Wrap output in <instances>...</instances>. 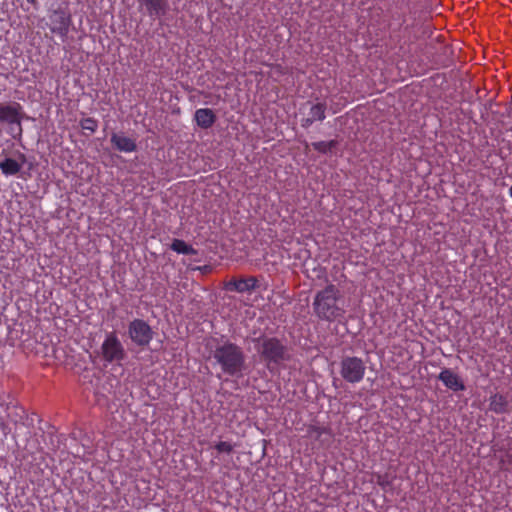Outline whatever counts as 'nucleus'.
<instances>
[{
	"label": "nucleus",
	"mask_w": 512,
	"mask_h": 512,
	"mask_svg": "<svg viewBox=\"0 0 512 512\" xmlns=\"http://www.w3.org/2000/svg\"><path fill=\"white\" fill-rule=\"evenodd\" d=\"M215 341L212 351L215 364L219 365L221 371L228 376H242L246 367V356L242 347L223 337Z\"/></svg>",
	"instance_id": "1"
},
{
	"label": "nucleus",
	"mask_w": 512,
	"mask_h": 512,
	"mask_svg": "<svg viewBox=\"0 0 512 512\" xmlns=\"http://www.w3.org/2000/svg\"><path fill=\"white\" fill-rule=\"evenodd\" d=\"M341 298V292L337 286L328 284L314 296L312 307L315 316L329 323L342 319L346 311Z\"/></svg>",
	"instance_id": "2"
},
{
	"label": "nucleus",
	"mask_w": 512,
	"mask_h": 512,
	"mask_svg": "<svg viewBox=\"0 0 512 512\" xmlns=\"http://www.w3.org/2000/svg\"><path fill=\"white\" fill-rule=\"evenodd\" d=\"M254 342L261 361L270 371L289 359L287 346L277 337L261 336Z\"/></svg>",
	"instance_id": "3"
},
{
	"label": "nucleus",
	"mask_w": 512,
	"mask_h": 512,
	"mask_svg": "<svg viewBox=\"0 0 512 512\" xmlns=\"http://www.w3.org/2000/svg\"><path fill=\"white\" fill-rule=\"evenodd\" d=\"M100 356L106 363H121L126 358L125 348L115 331L105 334L100 346Z\"/></svg>",
	"instance_id": "4"
},
{
	"label": "nucleus",
	"mask_w": 512,
	"mask_h": 512,
	"mask_svg": "<svg viewBox=\"0 0 512 512\" xmlns=\"http://www.w3.org/2000/svg\"><path fill=\"white\" fill-rule=\"evenodd\" d=\"M339 372L346 382L350 384H357L364 379L366 366L360 357L345 356L340 361Z\"/></svg>",
	"instance_id": "5"
},
{
	"label": "nucleus",
	"mask_w": 512,
	"mask_h": 512,
	"mask_svg": "<svg viewBox=\"0 0 512 512\" xmlns=\"http://www.w3.org/2000/svg\"><path fill=\"white\" fill-rule=\"evenodd\" d=\"M22 106L13 102L11 104L0 105V123L9 125V133L17 139L22 136Z\"/></svg>",
	"instance_id": "6"
},
{
	"label": "nucleus",
	"mask_w": 512,
	"mask_h": 512,
	"mask_svg": "<svg viewBox=\"0 0 512 512\" xmlns=\"http://www.w3.org/2000/svg\"><path fill=\"white\" fill-rule=\"evenodd\" d=\"M128 334L137 346H148L153 339V331L150 325L142 319H134L129 323Z\"/></svg>",
	"instance_id": "7"
},
{
	"label": "nucleus",
	"mask_w": 512,
	"mask_h": 512,
	"mask_svg": "<svg viewBox=\"0 0 512 512\" xmlns=\"http://www.w3.org/2000/svg\"><path fill=\"white\" fill-rule=\"evenodd\" d=\"M0 407L6 412L7 421L14 425L21 424L26 419L25 409L10 394L0 395Z\"/></svg>",
	"instance_id": "8"
},
{
	"label": "nucleus",
	"mask_w": 512,
	"mask_h": 512,
	"mask_svg": "<svg viewBox=\"0 0 512 512\" xmlns=\"http://www.w3.org/2000/svg\"><path fill=\"white\" fill-rule=\"evenodd\" d=\"M49 18L51 21L50 31L65 39L72 23L71 15L63 9H56L50 14Z\"/></svg>",
	"instance_id": "9"
},
{
	"label": "nucleus",
	"mask_w": 512,
	"mask_h": 512,
	"mask_svg": "<svg viewBox=\"0 0 512 512\" xmlns=\"http://www.w3.org/2000/svg\"><path fill=\"white\" fill-rule=\"evenodd\" d=\"M259 287L258 279L254 276L247 278H233L226 284L228 291H235L238 293L251 292Z\"/></svg>",
	"instance_id": "10"
},
{
	"label": "nucleus",
	"mask_w": 512,
	"mask_h": 512,
	"mask_svg": "<svg viewBox=\"0 0 512 512\" xmlns=\"http://www.w3.org/2000/svg\"><path fill=\"white\" fill-rule=\"evenodd\" d=\"M438 379L450 390L454 392L464 391L465 385L462 379L451 369L444 368L438 375Z\"/></svg>",
	"instance_id": "11"
},
{
	"label": "nucleus",
	"mask_w": 512,
	"mask_h": 512,
	"mask_svg": "<svg viewBox=\"0 0 512 512\" xmlns=\"http://www.w3.org/2000/svg\"><path fill=\"white\" fill-rule=\"evenodd\" d=\"M326 108V103L311 104L307 117L301 120V126L308 128L316 121H323L326 117Z\"/></svg>",
	"instance_id": "12"
},
{
	"label": "nucleus",
	"mask_w": 512,
	"mask_h": 512,
	"mask_svg": "<svg viewBox=\"0 0 512 512\" xmlns=\"http://www.w3.org/2000/svg\"><path fill=\"white\" fill-rule=\"evenodd\" d=\"M110 141L113 147L120 152L131 153L137 149L136 141L124 134L112 133Z\"/></svg>",
	"instance_id": "13"
},
{
	"label": "nucleus",
	"mask_w": 512,
	"mask_h": 512,
	"mask_svg": "<svg viewBox=\"0 0 512 512\" xmlns=\"http://www.w3.org/2000/svg\"><path fill=\"white\" fill-rule=\"evenodd\" d=\"M195 121L202 129L212 127L216 121V115L210 108H200L195 111Z\"/></svg>",
	"instance_id": "14"
},
{
	"label": "nucleus",
	"mask_w": 512,
	"mask_h": 512,
	"mask_svg": "<svg viewBox=\"0 0 512 512\" xmlns=\"http://www.w3.org/2000/svg\"><path fill=\"white\" fill-rule=\"evenodd\" d=\"M141 6H144L150 17H160L166 12L165 0H138Z\"/></svg>",
	"instance_id": "15"
},
{
	"label": "nucleus",
	"mask_w": 512,
	"mask_h": 512,
	"mask_svg": "<svg viewBox=\"0 0 512 512\" xmlns=\"http://www.w3.org/2000/svg\"><path fill=\"white\" fill-rule=\"evenodd\" d=\"M508 400L506 396L496 393L489 398V409L496 414H504L508 410Z\"/></svg>",
	"instance_id": "16"
},
{
	"label": "nucleus",
	"mask_w": 512,
	"mask_h": 512,
	"mask_svg": "<svg viewBox=\"0 0 512 512\" xmlns=\"http://www.w3.org/2000/svg\"><path fill=\"white\" fill-rule=\"evenodd\" d=\"M0 169L4 175L12 176L20 172L21 164H19L15 159L5 158L0 162Z\"/></svg>",
	"instance_id": "17"
},
{
	"label": "nucleus",
	"mask_w": 512,
	"mask_h": 512,
	"mask_svg": "<svg viewBox=\"0 0 512 512\" xmlns=\"http://www.w3.org/2000/svg\"><path fill=\"white\" fill-rule=\"evenodd\" d=\"M171 249L176 253L183 255L197 254L196 249H194L191 245L187 244L184 240L181 239H174L171 244Z\"/></svg>",
	"instance_id": "18"
},
{
	"label": "nucleus",
	"mask_w": 512,
	"mask_h": 512,
	"mask_svg": "<svg viewBox=\"0 0 512 512\" xmlns=\"http://www.w3.org/2000/svg\"><path fill=\"white\" fill-rule=\"evenodd\" d=\"M312 147L314 150L318 151L322 154H327L331 152L337 145L338 142L336 140H330V141H318L313 142Z\"/></svg>",
	"instance_id": "19"
},
{
	"label": "nucleus",
	"mask_w": 512,
	"mask_h": 512,
	"mask_svg": "<svg viewBox=\"0 0 512 512\" xmlns=\"http://www.w3.org/2000/svg\"><path fill=\"white\" fill-rule=\"evenodd\" d=\"M80 126L83 130L94 133L98 128V121L92 117H86L80 121Z\"/></svg>",
	"instance_id": "20"
},
{
	"label": "nucleus",
	"mask_w": 512,
	"mask_h": 512,
	"mask_svg": "<svg viewBox=\"0 0 512 512\" xmlns=\"http://www.w3.org/2000/svg\"><path fill=\"white\" fill-rule=\"evenodd\" d=\"M233 445L230 442L227 441H220L215 445V449L219 453H231L233 451Z\"/></svg>",
	"instance_id": "21"
},
{
	"label": "nucleus",
	"mask_w": 512,
	"mask_h": 512,
	"mask_svg": "<svg viewBox=\"0 0 512 512\" xmlns=\"http://www.w3.org/2000/svg\"><path fill=\"white\" fill-rule=\"evenodd\" d=\"M377 484L381 488L386 489L388 486L391 485V480L389 479V476L387 474H385V475L378 474L377 475Z\"/></svg>",
	"instance_id": "22"
},
{
	"label": "nucleus",
	"mask_w": 512,
	"mask_h": 512,
	"mask_svg": "<svg viewBox=\"0 0 512 512\" xmlns=\"http://www.w3.org/2000/svg\"><path fill=\"white\" fill-rule=\"evenodd\" d=\"M308 433L310 436L315 435L316 437L321 436L323 433H326V429L319 426H310L308 428Z\"/></svg>",
	"instance_id": "23"
},
{
	"label": "nucleus",
	"mask_w": 512,
	"mask_h": 512,
	"mask_svg": "<svg viewBox=\"0 0 512 512\" xmlns=\"http://www.w3.org/2000/svg\"><path fill=\"white\" fill-rule=\"evenodd\" d=\"M29 4L31 5H36L37 4V0H26Z\"/></svg>",
	"instance_id": "24"
},
{
	"label": "nucleus",
	"mask_w": 512,
	"mask_h": 512,
	"mask_svg": "<svg viewBox=\"0 0 512 512\" xmlns=\"http://www.w3.org/2000/svg\"><path fill=\"white\" fill-rule=\"evenodd\" d=\"M0 426H1V428L4 430V429H6L7 424H6L4 421H2V422H1V424H0Z\"/></svg>",
	"instance_id": "25"
},
{
	"label": "nucleus",
	"mask_w": 512,
	"mask_h": 512,
	"mask_svg": "<svg viewBox=\"0 0 512 512\" xmlns=\"http://www.w3.org/2000/svg\"><path fill=\"white\" fill-rule=\"evenodd\" d=\"M511 463H512V459H511Z\"/></svg>",
	"instance_id": "26"
}]
</instances>
